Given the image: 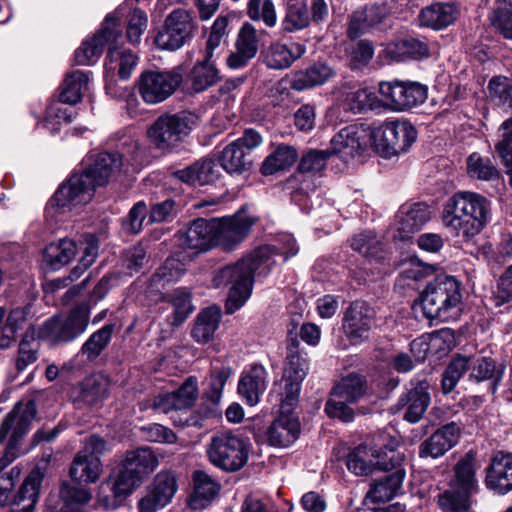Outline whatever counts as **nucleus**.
<instances>
[{"instance_id": "obj_48", "label": "nucleus", "mask_w": 512, "mask_h": 512, "mask_svg": "<svg viewBox=\"0 0 512 512\" xmlns=\"http://www.w3.org/2000/svg\"><path fill=\"white\" fill-rule=\"evenodd\" d=\"M299 344L297 334L293 335L292 330H289L287 340V363L283 378H296L298 380H303L307 374V359L300 353Z\"/></svg>"}, {"instance_id": "obj_58", "label": "nucleus", "mask_w": 512, "mask_h": 512, "mask_svg": "<svg viewBox=\"0 0 512 512\" xmlns=\"http://www.w3.org/2000/svg\"><path fill=\"white\" fill-rule=\"evenodd\" d=\"M351 247L369 259L382 261L385 258L382 243L373 231L356 234L351 240Z\"/></svg>"}, {"instance_id": "obj_53", "label": "nucleus", "mask_w": 512, "mask_h": 512, "mask_svg": "<svg viewBox=\"0 0 512 512\" xmlns=\"http://www.w3.org/2000/svg\"><path fill=\"white\" fill-rule=\"evenodd\" d=\"M76 244L70 239L51 243L44 250V261L52 269L58 270L67 265L76 254Z\"/></svg>"}, {"instance_id": "obj_50", "label": "nucleus", "mask_w": 512, "mask_h": 512, "mask_svg": "<svg viewBox=\"0 0 512 512\" xmlns=\"http://www.w3.org/2000/svg\"><path fill=\"white\" fill-rule=\"evenodd\" d=\"M494 148L505 168V173L509 176V185L512 187V116L499 126Z\"/></svg>"}, {"instance_id": "obj_9", "label": "nucleus", "mask_w": 512, "mask_h": 512, "mask_svg": "<svg viewBox=\"0 0 512 512\" xmlns=\"http://www.w3.org/2000/svg\"><path fill=\"white\" fill-rule=\"evenodd\" d=\"M89 319V306L78 305L66 316H54L45 321L40 330V336L53 344L72 342L86 331Z\"/></svg>"}, {"instance_id": "obj_40", "label": "nucleus", "mask_w": 512, "mask_h": 512, "mask_svg": "<svg viewBox=\"0 0 512 512\" xmlns=\"http://www.w3.org/2000/svg\"><path fill=\"white\" fill-rule=\"evenodd\" d=\"M102 473L100 458L95 455H88L78 452L70 467V477L78 483H95Z\"/></svg>"}, {"instance_id": "obj_12", "label": "nucleus", "mask_w": 512, "mask_h": 512, "mask_svg": "<svg viewBox=\"0 0 512 512\" xmlns=\"http://www.w3.org/2000/svg\"><path fill=\"white\" fill-rule=\"evenodd\" d=\"M415 127L405 120L386 121L374 129L373 143L386 157L407 152L416 141Z\"/></svg>"}, {"instance_id": "obj_33", "label": "nucleus", "mask_w": 512, "mask_h": 512, "mask_svg": "<svg viewBox=\"0 0 512 512\" xmlns=\"http://www.w3.org/2000/svg\"><path fill=\"white\" fill-rule=\"evenodd\" d=\"M391 473L374 480L367 492V498L372 502H385L397 496L402 489L405 470L402 464L390 468Z\"/></svg>"}, {"instance_id": "obj_2", "label": "nucleus", "mask_w": 512, "mask_h": 512, "mask_svg": "<svg viewBox=\"0 0 512 512\" xmlns=\"http://www.w3.org/2000/svg\"><path fill=\"white\" fill-rule=\"evenodd\" d=\"M279 246L263 245L246 256L242 257L234 265L226 266L229 271L231 287L226 297V314H233L245 305L250 298L255 272L262 266L270 267L274 264L273 257L277 254L284 256V261L295 256L299 247L291 234H283L278 239Z\"/></svg>"}, {"instance_id": "obj_61", "label": "nucleus", "mask_w": 512, "mask_h": 512, "mask_svg": "<svg viewBox=\"0 0 512 512\" xmlns=\"http://www.w3.org/2000/svg\"><path fill=\"white\" fill-rule=\"evenodd\" d=\"M472 495L451 487L438 495V505L443 512H466L470 507V497Z\"/></svg>"}, {"instance_id": "obj_29", "label": "nucleus", "mask_w": 512, "mask_h": 512, "mask_svg": "<svg viewBox=\"0 0 512 512\" xmlns=\"http://www.w3.org/2000/svg\"><path fill=\"white\" fill-rule=\"evenodd\" d=\"M121 38V34L115 29L108 47L105 69L108 73H117L121 79L127 80L137 65V56L131 50L118 46Z\"/></svg>"}, {"instance_id": "obj_6", "label": "nucleus", "mask_w": 512, "mask_h": 512, "mask_svg": "<svg viewBox=\"0 0 512 512\" xmlns=\"http://www.w3.org/2000/svg\"><path fill=\"white\" fill-rule=\"evenodd\" d=\"M198 123V116L190 111L165 114L158 117L147 130L151 143L160 150L176 147Z\"/></svg>"}, {"instance_id": "obj_31", "label": "nucleus", "mask_w": 512, "mask_h": 512, "mask_svg": "<svg viewBox=\"0 0 512 512\" xmlns=\"http://www.w3.org/2000/svg\"><path fill=\"white\" fill-rule=\"evenodd\" d=\"M256 221L257 218L249 213L246 205L226 217V252L234 251L244 242Z\"/></svg>"}, {"instance_id": "obj_60", "label": "nucleus", "mask_w": 512, "mask_h": 512, "mask_svg": "<svg viewBox=\"0 0 512 512\" xmlns=\"http://www.w3.org/2000/svg\"><path fill=\"white\" fill-rule=\"evenodd\" d=\"M470 358L462 355L454 357L443 372L441 388L444 394L454 390L461 377L469 370Z\"/></svg>"}, {"instance_id": "obj_23", "label": "nucleus", "mask_w": 512, "mask_h": 512, "mask_svg": "<svg viewBox=\"0 0 512 512\" xmlns=\"http://www.w3.org/2000/svg\"><path fill=\"white\" fill-rule=\"evenodd\" d=\"M486 487L498 495L512 491V454L495 453L485 468Z\"/></svg>"}, {"instance_id": "obj_51", "label": "nucleus", "mask_w": 512, "mask_h": 512, "mask_svg": "<svg viewBox=\"0 0 512 512\" xmlns=\"http://www.w3.org/2000/svg\"><path fill=\"white\" fill-rule=\"evenodd\" d=\"M89 82L88 74L81 70L67 74L60 89L59 101L61 103L75 105L87 89Z\"/></svg>"}, {"instance_id": "obj_47", "label": "nucleus", "mask_w": 512, "mask_h": 512, "mask_svg": "<svg viewBox=\"0 0 512 512\" xmlns=\"http://www.w3.org/2000/svg\"><path fill=\"white\" fill-rule=\"evenodd\" d=\"M108 389V378L103 374H94L85 378L75 391L79 401L93 405L107 396Z\"/></svg>"}, {"instance_id": "obj_8", "label": "nucleus", "mask_w": 512, "mask_h": 512, "mask_svg": "<svg viewBox=\"0 0 512 512\" xmlns=\"http://www.w3.org/2000/svg\"><path fill=\"white\" fill-rule=\"evenodd\" d=\"M404 459V455L396 449L361 444L348 454L346 465L355 475L366 476L376 470L390 472L391 467L403 464Z\"/></svg>"}, {"instance_id": "obj_42", "label": "nucleus", "mask_w": 512, "mask_h": 512, "mask_svg": "<svg viewBox=\"0 0 512 512\" xmlns=\"http://www.w3.org/2000/svg\"><path fill=\"white\" fill-rule=\"evenodd\" d=\"M470 379L476 382L491 380L490 391L495 394L498 384L501 381L505 366L497 365L496 362L489 357H480L470 360Z\"/></svg>"}, {"instance_id": "obj_56", "label": "nucleus", "mask_w": 512, "mask_h": 512, "mask_svg": "<svg viewBox=\"0 0 512 512\" xmlns=\"http://www.w3.org/2000/svg\"><path fill=\"white\" fill-rule=\"evenodd\" d=\"M487 93L492 103L512 110V78L504 75L493 76L488 82Z\"/></svg>"}, {"instance_id": "obj_5", "label": "nucleus", "mask_w": 512, "mask_h": 512, "mask_svg": "<svg viewBox=\"0 0 512 512\" xmlns=\"http://www.w3.org/2000/svg\"><path fill=\"white\" fill-rule=\"evenodd\" d=\"M37 414L36 403L33 399H23L17 402L0 426V444L8 439L3 456L0 458V474L17 457V445L28 432Z\"/></svg>"}, {"instance_id": "obj_37", "label": "nucleus", "mask_w": 512, "mask_h": 512, "mask_svg": "<svg viewBox=\"0 0 512 512\" xmlns=\"http://www.w3.org/2000/svg\"><path fill=\"white\" fill-rule=\"evenodd\" d=\"M186 256L182 258H168L150 277L148 281V291L150 293H160L168 285L175 283L181 279L186 269L184 261Z\"/></svg>"}, {"instance_id": "obj_55", "label": "nucleus", "mask_w": 512, "mask_h": 512, "mask_svg": "<svg viewBox=\"0 0 512 512\" xmlns=\"http://www.w3.org/2000/svg\"><path fill=\"white\" fill-rule=\"evenodd\" d=\"M224 388V372L219 371L217 375L211 376L205 392L201 412L204 418L220 417V401Z\"/></svg>"}, {"instance_id": "obj_62", "label": "nucleus", "mask_w": 512, "mask_h": 512, "mask_svg": "<svg viewBox=\"0 0 512 512\" xmlns=\"http://www.w3.org/2000/svg\"><path fill=\"white\" fill-rule=\"evenodd\" d=\"M467 173L471 178L483 181H493L500 176L499 171L489 158L474 152L467 158Z\"/></svg>"}, {"instance_id": "obj_21", "label": "nucleus", "mask_w": 512, "mask_h": 512, "mask_svg": "<svg viewBox=\"0 0 512 512\" xmlns=\"http://www.w3.org/2000/svg\"><path fill=\"white\" fill-rule=\"evenodd\" d=\"M300 422L292 414H281L263 432L256 435L257 442H266L272 447L285 448L292 445L300 435Z\"/></svg>"}, {"instance_id": "obj_19", "label": "nucleus", "mask_w": 512, "mask_h": 512, "mask_svg": "<svg viewBox=\"0 0 512 512\" xmlns=\"http://www.w3.org/2000/svg\"><path fill=\"white\" fill-rule=\"evenodd\" d=\"M178 489L173 472H160L154 478L148 493L139 501V512H157L168 505Z\"/></svg>"}, {"instance_id": "obj_24", "label": "nucleus", "mask_w": 512, "mask_h": 512, "mask_svg": "<svg viewBox=\"0 0 512 512\" xmlns=\"http://www.w3.org/2000/svg\"><path fill=\"white\" fill-rule=\"evenodd\" d=\"M197 396V380L194 377H189L176 391L155 397L153 408L165 414L172 411H186L193 406Z\"/></svg>"}, {"instance_id": "obj_35", "label": "nucleus", "mask_w": 512, "mask_h": 512, "mask_svg": "<svg viewBox=\"0 0 512 512\" xmlns=\"http://www.w3.org/2000/svg\"><path fill=\"white\" fill-rule=\"evenodd\" d=\"M399 237L408 239L410 234L419 231L431 218L430 207L422 202L402 206L397 215Z\"/></svg>"}, {"instance_id": "obj_43", "label": "nucleus", "mask_w": 512, "mask_h": 512, "mask_svg": "<svg viewBox=\"0 0 512 512\" xmlns=\"http://www.w3.org/2000/svg\"><path fill=\"white\" fill-rule=\"evenodd\" d=\"M121 464L141 482L143 476L150 474L157 468L159 461L150 448H139L127 452Z\"/></svg>"}, {"instance_id": "obj_44", "label": "nucleus", "mask_w": 512, "mask_h": 512, "mask_svg": "<svg viewBox=\"0 0 512 512\" xmlns=\"http://www.w3.org/2000/svg\"><path fill=\"white\" fill-rule=\"evenodd\" d=\"M221 318L222 313L218 306H210L202 310L196 318L192 337L198 343L209 342L218 329Z\"/></svg>"}, {"instance_id": "obj_36", "label": "nucleus", "mask_w": 512, "mask_h": 512, "mask_svg": "<svg viewBox=\"0 0 512 512\" xmlns=\"http://www.w3.org/2000/svg\"><path fill=\"white\" fill-rule=\"evenodd\" d=\"M220 79V72L211 59L207 58L196 63L184 82V90L188 94L203 92Z\"/></svg>"}, {"instance_id": "obj_25", "label": "nucleus", "mask_w": 512, "mask_h": 512, "mask_svg": "<svg viewBox=\"0 0 512 512\" xmlns=\"http://www.w3.org/2000/svg\"><path fill=\"white\" fill-rule=\"evenodd\" d=\"M390 14L386 3L367 4L356 9L349 19L347 35L355 40L365 34L369 29L383 23Z\"/></svg>"}, {"instance_id": "obj_32", "label": "nucleus", "mask_w": 512, "mask_h": 512, "mask_svg": "<svg viewBox=\"0 0 512 512\" xmlns=\"http://www.w3.org/2000/svg\"><path fill=\"white\" fill-rule=\"evenodd\" d=\"M383 52L386 58L393 62L421 60L429 56V47L424 40L405 37L387 43Z\"/></svg>"}, {"instance_id": "obj_26", "label": "nucleus", "mask_w": 512, "mask_h": 512, "mask_svg": "<svg viewBox=\"0 0 512 512\" xmlns=\"http://www.w3.org/2000/svg\"><path fill=\"white\" fill-rule=\"evenodd\" d=\"M461 428L455 422H450L438 428L419 446L420 458L437 459L452 449L459 441Z\"/></svg>"}, {"instance_id": "obj_14", "label": "nucleus", "mask_w": 512, "mask_h": 512, "mask_svg": "<svg viewBox=\"0 0 512 512\" xmlns=\"http://www.w3.org/2000/svg\"><path fill=\"white\" fill-rule=\"evenodd\" d=\"M140 481L122 464L112 471L109 478L101 483L98 492V502L105 509H115L123 504Z\"/></svg>"}, {"instance_id": "obj_30", "label": "nucleus", "mask_w": 512, "mask_h": 512, "mask_svg": "<svg viewBox=\"0 0 512 512\" xmlns=\"http://www.w3.org/2000/svg\"><path fill=\"white\" fill-rule=\"evenodd\" d=\"M411 384L413 387L400 397L398 405L406 408L403 418L410 423H416L430 404L429 383L427 380H418Z\"/></svg>"}, {"instance_id": "obj_41", "label": "nucleus", "mask_w": 512, "mask_h": 512, "mask_svg": "<svg viewBox=\"0 0 512 512\" xmlns=\"http://www.w3.org/2000/svg\"><path fill=\"white\" fill-rule=\"evenodd\" d=\"M342 102L348 110L354 113H361L379 107V100L376 95L360 84L344 87Z\"/></svg>"}, {"instance_id": "obj_45", "label": "nucleus", "mask_w": 512, "mask_h": 512, "mask_svg": "<svg viewBox=\"0 0 512 512\" xmlns=\"http://www.w3.org/2000/svg\"><path fill=\"white\" fill-rule=\"evenodd\" d=\"M334 75V70L325 63H315L298 71L293 78L292 88L298 91L322 85Z\"/></svg>"}, {"instance_id": "obj_13", "label": "nucleus", "mask_w": 512, "mask_h": 512, "mask_svg": "<svg viewBox=\"0 0 512 512\" xmlns=\"http://www.w3.org/2000/svg\"><path fill=\"white\" fill-rule=\"evenodd\" d=\"M378 92L386 106L395 111H404L419 106L427 99V88L410 81H381Z\"/></svg>"}, {"instance_id": "obj_57", "label": "nucleus", "mask_w": 512, "mask_h": 512, "mask_svg": "<svg viewBox=\"0 0 512 512\" xmlns=\"http://www.w3.org/2000/svg\"><path fill=\"white\" fill-rule=\"evenodd\" d=\"M161 299L170 302L174 308L172 322L174 326L182 324L193 312L191 293L186 288H177L171 294H162Z\"/></svg>"}, {"instance_id": "obj_54", "label": "nucleus", "mask_w": 512, "mask_h": 512, "mask_svg": "<svg viewBox=\"0 0 512 512\" xmlns=\"http://www.w3.org/2000/svg\"><path fill=\"white\" fill-rule=\"evenodd\" d=\"M248 442L239 436L226 432V471H237L247 462Z\"/></svg>"}, {"instance_id": "obj_27", "label": "nucleus", "mask_w": 512, "mask_h": 512, "mask_svg": "<svg viewBox=\"0 0 512 512\" xmlns=\"http://www.w3.org/2000/svg\"><path fill=\"white\" fill-rule=\"evenodd\" d=\"M268 372L258 363L251 364L245 369L239 379L237 391L250 406H255L260 401L268 384Z\"/></svg>"}, {"instance_id": "obj_15", "label": "nucleus", "mask_w": 512, "mask_h": 512, "mask_svg": "<svg viewBox=\"0 0 512 512\" xmlns=\"http://www.w3.org/2000/svg\"><path fill=\"white\" fill-rule=\"evenodd\" d=\"M330 155L328 150L310 149L301 156L298 173L292 175L286 182V187L291 190L294 200H297L298 196L307 195L314 190L313 182L307 179L305 174H316L323 171Z\"/></svg>"}, {"instance_id": "obj_63", "label": "nucleus", "mask_w": 512, "mask_h": 512, "mask_svg": "<svg viewBox=\"0 0 512 512\" xmlns=\"http://www.w3.org/2000/svg\"><path fill=\"white\" fill-rule=\"evenodd\" d=\"M310 15L306 3L296 1L289 3L286 15L282 21V28L286 32H295L309 26Z\"/></svg>"}, {"instance_id": "obj_10", "label": "nucleus", "mask_w": 512, "mask_h": 512, "mask_svg": "<svg viewBox=\"0 0 512 512\" xmlns=\"http://www.w3.org/2000/svg\"><path fill=\"white\" fill-rule=\"evenodd\" d=\"M197 29L193 12L183 8L172 10L155 37L158 48L175 51L192 39Z\"/></svg>"}, {"instance_id": "obj_34", "label": "nucleus", "mask_w": 512, "mask_h": 512, "mask_svg": "<svg viewBox=\"0 0 512 512\" xmlns=\"http://www.w3.org/2000/svg\"><path fill=\"white\" fill-rule=\"evenodd\" d=\"M478 467L477 453L469 450L454 466V475L449 485L473 495L479 488L476 478Z\"/></svg>"}, {"instance_id": "obj_1", "label": "nucleus", "mask_w": 512, "mask_h": 512, "mask_svg": "<svg viewBox=\"0 0 512 512\" xmlns=\"http://www.w3.org/2000/svg\"><path fill=\"white\" fill-rule=\"evenodd\" d=\"M137 151V143L127 140L120 151L87 155L81 168L57 189L49 201L50 207L56 206L65 212L86 205L93 198L97 186L105 185L124 163L132 164L136 160Z\"/></svg>"}, {"instance_id": "obj_17", "label": "nucleus", "mask_w": 512, "mask_h": 512, "mask_svg": "<svg viewBox=\"0 0 512 512\" xmlns=\"http://www.w3.org/2000/svg\"><path fill=\"white\" fill-rule=\"evenodd\" d=\"M43 478L44 473L39 468L33 469L11 501H9L11 491L0 489V506L9 504L10 512H33L39 499Z\"/></svg>"}, {"instance_id": "obj_49", "label": "nucleus", "mask_w": 512, "mask_h": 512, "mask_svg": "<svg viewBox=\"0 0 512 512\" xmlns=\"http://www.w3.org/2000/svg\"><path fill=\"white\" fill-rule=\"evenodd\" d=\"M298 153L295 147L286 144L278 145L275 150L268 155L261 165L263 175H273L278 171L290 168L297 160Z\"/></svg>"}, {"instance_id": "obj_22", "label": "nucleus", "mask_w": 512, "mask_h": 512, "mask_svg": "<svg viewBox=\"0 0 512 512\" xmlns=\"http://www.w3.org/2000/svg\"><path fill=\"white\" fill-rule=\"evenodd\" d=\"M117 26V19L107 15L100 32L93 37L83 41L82 45L75 51V63L77 65H93L103 53L106 44H110Z\"/></svg>"}, {"instance_id": "obj_11", "label": "nucleus", "mask_w": 512, "mask_h": 512, "mask_svg": "<svg viewBox=\"0 0 512 512\" xmlns=\"http://www.w3.org/2000/svg\"><path fill=\"white\" fill-rule=\"evenodd\" d=\"M181 83H183L181 66L164 71L148 70L141 74L138 90L144 102L158 104L169 98Z\"/></svg>"}, {"instance_id": "obj_64", "label": "nucleus", "mask_w": 512, "mask_h": 512, "mask_svg": "<svg viewBox=\"0 0 512 512\" xmlns=\"http://www.w3.org/2000/svg\"><path fill=\"white\" fill-rule=\"evenodd\" d=\"M251 160L249 153L234 142L226 147V173L230 175H244L249 172Z\"/></svg>"}, {"instance_id": "obj_52", "label": "nucleus", "mask_w": 512, "mask_h": 512, "mask_svg": "<svg viewBox=\"0 0 512 512\" xmlns=\"http://www.w3.org/2000/svg\"><path fill=\"white\" fill-rule=\"evenodd\" d=\"M115 324L107 323L93 332L83 343L80 353L87 361H95L111 342Z\"/></svg>"}, {"instance_id": "obj_16", "label": "nucleus", "mask_w": 512, "mask_h": 512, "mask_svg": "<svg viewBox=\"0 0 512 512\" xmlns=\"http://www.w3.org/2000/svg\"><path fill=\"white\" fill-rule=\"evenodd\" d=\"M374 324L375 312L363 301L353 302L342 319L343 332L353 345L366 341Z\"/></svg>"}, {"instance_id": "obj_28", "label": "nucleus", "mask_w": 512, "mask_h": 512, "mask_svg": "<svg viewBox=\"0 0 512 512\" xmlns=\"http://www.w3.org/2000/svg\"><path fill=\"white\" fill-rule=\"evenodd\" d=\"M192 492L188 498L191 510L202 511L218 496L221 485L203 470L192 473Z\"/></svg>"}, {"instance_id": "obj_3", "label": "nucleus", "mask_w": 512, "mask_h": 512, "mask_svg": "<svg viewBox=\"0 0 512 512\" xmlns=\"http://www.w3.org/2000/svg\"><path fill=\"white\" fill-rule=\"evenodd\" d=\"M491 202L483 195L471 191H458L443 206L444 226L455 236L470 240L491 221Z\"/></svg>"}, {"instance_id": "obj_4", "label": "nucleus", "mask_w": 512, "mask_h": 512, "mask_svg": "<svg viewBox=\"0 0 512 512\" xmlns=\"http://www.w3.org/2000/svg\"><path fill=\"white\" fill-rule=\"evenodd\" d=\"M461 299L459 282L452 276L439 275L421 293L420 304L427 319L446 321Z\"/></svg>"}, {"instance_id": "obj_46", "label": "nucleus", "mask_w": 512, "mask_h": 512, "mask_svg": "<svg viewBox=\"0 0 512 512\" xmlns=\"http://www.w3.org/2000/svg\"><path fill=\"white\" fill-rule=\"evenodd\" d=\"M367 381L362 375L350 373L343 377L332 389L331 396L356 403L367 393Z\"/></svg>"}, {"instance_id": "obj_7", "label": "nucleus", "mask_w": 512, "mask_h": 512, "mask_svg": "<svg viewBox=\"0 0 512 512\" xmlns=\"http://www.w3.org/2000/svg\"><path fill=\"white\" fill-rule=\"evenodd\" d=\"M223 237L224 217L196 219L186 230L179 231L176 235L178 247L188 253L189 260L217 246Z\"/></svg>"}, {"instance_id": "obj_38", "label": "nucleus", "mask_w": 512, "mask_h": 512, "mask_svg": "<svg viewBox=\"0 0 512 512\" xmlns=\"http://www.w3.org/2000/svg\"><path fill=\"white\" fill-rule=\"evenodd\" d=\"M459 15V11L451 3H433L423 8L419 14L422 26L441 30L453 24Z\"/></svg>"}, {"instance_id": "obj_20", "label": "nucleus", "mask_w": 512, "mask_h": 512, "mask_svg": "<svg viewBox=\"0 0 512 512\" xmlns=\"http://www.w3.org/2000/svg\"><path fill=\"white\" fill-rule=\"evenodd\" d=\"M224 169V152H218L215 157L201 159L192 165L178 170L175 176L190 185H206L214 183L221 177Z\"/></svg>"}, {"instance_id": "obj_18", "label": "nucleus", "mask_w": 512, "mask_h": 512, "mask_svg": "<svg viewBox=\"0 0 512 512\" xmlns=\"http://www.w3.org/2000/svg\"><path fill=\"white\" fill-rule=\"evenodd\" d=\"M374 129L367 124H351L342 128L332 139L333 152L353 157L373 141Z\"/></svg>"}, {"instance_id": "obj_59", "label": "nucleus", "mask_w": 512, "mask_h": 512, "mask_svg": "<svg viewBox=\"0 0 512 512\" xmlns=\"http://www.w3.org/2000/svg\"><path fill=\"white\" fill-rule=\"evenodd\" d=\"M374 54L373 42L367 39L351 44L346 50L348 65L352 70H363L366 68L373 59Z\"/></svg>"}, {"instance_id": "obj_39", "label": "nucleus", "mask_w": 512, "mask_h": 512, "mask_svg": "<svg viewBox=\"0 0 512 512\" xmlns=\"http://www.w3.org/2000/svg\"><path fill=\"white\" fill-rule=\"evenodd\" d=\"M305 52V45L300 43H291L290 45L272 43L266 52L265 63L271 69H286Z\"/></svg>"}]
</instances>
